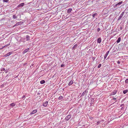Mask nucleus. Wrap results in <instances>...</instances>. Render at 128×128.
<instances>
[{
  "mask_svg": "<svg viewBox=\"0 0 128 128\" xmlns=\"http://www.w3.org/2000/svg\"><path fill=\"white\" fill-rule=\"evenodd\" d=\"M15 104L14 103H12L10 105V106L12 107L14 106H15Z\"/></svg>",
  "mask_w": 128,
  "mask_h": 128,
  "instance_id": "21",
  "label": "nucleus"
},
{
  "mask_svg": "<svg viewBox=\"0 0 128 128\" xmlns=\"http://www.w3.org/2000/svg\"><path fill=\"white\" fill-rule=\"evenodd\" d=\"M19 24V22H18V23H16V24L14 25V26H17Z\"/></svg>",
  "mask_w": 128,
  "mask_h": 128,
  "instance_id": "23",
  "label": "nucleus"
},
{
  "mask_svg": "<svg viewBox=\"0 0 128 128\" xmlns=\"http://www.w3.org/2000/svg\"><path fill=\"white\" fill-rule=\"evenodd\" d=\"M25 97V96H23L22 97V98H24Z\"/></svg>",
  "mask_w": 128,
  "mask_h": 128,
  "instance_id": "35",
  "label": "nucleus"
},
{
  "mask_svg": "<svg viewBox=\"0 0 128 128\" xmlns=\"http://www.w3.org/2000/svg\"><path fill=\"white\" fill-rule=\"evenodd\" d=\"M45 82V81L44 80H42L40 81V83L41 84H43Z\"/></svg>",
  "mask_w": 128,
  "mask_h": 128,
  "instance_id": "19",
  "label": "nucleus"
},
{
  "mask_svg": "<svg viewBox=\"0 0 128 128\" xmlns=\"http://www.w3.org/2000/svg\"><path fill=\"white\" fill-rule=\"evenodd\" d=\"M96 58L95 57H93L92 58V60H94Z\"/></svg>",
  "mask_w": 128,
  "mask_h": 128,
  "instance_id": "32",
  "label": "nucleus"
},
{
  "mask_svg": "<svg viewBox=\"0 0 128 128\" xmlns=\"http://www.w3.org/2000/svg\"><path fill=\"white\" fill-rule=\"evenodd\" d=\"M5 70V68H2L1 70V71H3Z\"/></svg>",
  "mask_w": 128,
  "mask_h": 128,
  "instance_id": "25",
  "label": "nucleus"
},
{
  "mask_svg": "<svg viewBox=\"0 0 128 128\" xmlns=\"http://www.w3.org/2000/svg\"><path fill=\"white\" fill-rule=\"evenodd\" d=\"M30 36L28 35H27L26 36V40L27 41H28L30 40Z\"/></svg>",
  "mask_w": 128,
  "mask_h": 128,
  "instance_id": "12",
  "label": "nucleus"
},
{
  "mask_svg": "<svg viewBox=\"0 0 128 128\" xmlns=\"http://www.w3.org/2000/svg\"><path fill=\"white\" fill-rule=\"evenodd\" d=\"M97 14L96 13H95L92 15V16L93 18H94L96 16Z\"/></svg>",
  "mask_w": 128,
  "mask_h": 128,
  "instance_id": "18",
  "label": "nucleus"
},
{
  "mask_svg": "<svg viewBox=\"0 0 128 128\" xmlns=\"http://www.w3.org/2000/svg\"><path fill=\"white\" fill-rule=\"evenodd\" d=\"M125 82L126 83H128V79H126L125 80Z\"/></svg>",
  "mask_w": 128,
  "mask_h": 128,
  "instance_id": "28",
  "label": "nucleus"
},
{
  "mask_svg": "<svg viewBox=\"0 0 128 128\" xmlns=\"http://www.w3.org/2000/svg\"><path fill=\"white\" fill-rule=\"evenodd\" d=\"M100 30V29L99 28H98L97 30L98 32H99Z\"/></svg>",
  "mask_w": 128,
  "mask_h": 128,
  "instance_id": "29",
  "label": "nucleus"
},
{
  "mask_svg": "<svg viewBox=\"0 0 128 128\" xmlns=\"http://www.w3.org/2000/svg\"><path fill=\"white\" fill-rule=\"evenodd\" d=\"M122 2H123L122 1L119 2L118 3L116 4H115L114 6V8H115L116 7L118 6H119V5H120L121 4H122Z\"/></svg>",
  "mask_w": 128,
  "mask_h": 128,
  "instance_id": "2",
  "label": "nucleus"
},
{
  "mask_svg": "<svg viewBox=\"0 0 128 128\" xmlns=\"http://www.w3.org/2000/svg\"><path fill=\"white\" fill-rule=\"evenodd\" d=\"M121 40V38L120 37H119L118 38V40L116 41V42L117 43H118Z\"/></svg>",
  "mask_w": 128,
  "mask_h": 128,
  "instance_id": "14",
  "label": "nucleus"
},
{
  "mask_svg": "<svg viewBox=\"0 0 128 128\" xmlns=\"http://www.w3.org/2000/svg\"><path fill=\"white\" fill-rule=\"evenodd\" d=\"M116 93V90H114V91L113 92H112L111 93V95H114Z\"/></svg>",
  "mask_w": 128,
  "mask_h": 128,
  "instance_id": "10",
  "label": "nucleus"
},
{
  "mask_svg": "<svg viewBox=\"0 0 128 128\" xmlns=\"http://www.w3.org/2000/svg\"><path fill=\"white\" fill-rule=\"evenodd\" d=\"M64 66V65L63 64H62L61 65V66L62 67H63Z\"/></svg>",
  "mask_w": 128,
  "mask_h": 128,
  "instance_id": "34",
  "label": "nucleus"
},
{
  "mask_svg": "<svg viewBox=\"0 0 128 128\" xmlns=\"http://www.w3.org/2000/svg\"><path fill=\"white\" fill-rule=\"evenodd\" d=\"M24 3H22L18 5V8H20V7L22 6H24Z\"/></svg>",
  "mask_w": 128,
  "mask_h": 128,
  "instance_id": "9",
  "label": "nucleus"
},
{
  "mask_svg": "<svg viewBox=\"0 0 128 128\" xmlns=\"http://www.w3.org/2000/svg\"><path fill=\"white\" fill-rule=\"evenodd\" d=\"M29 50V48H28L25 50H24V51L23 52V54H24V53L26 52Z\"/></svg>",
  "mask_w": 128,
  "mask_h": 128,
  "instance_id": "8",
  "label": "nucleus"
},
{
  "mask_svg": "<svg viewBox=\"0 0 128 128\" xmlns=\"http://www.w3.org/2000/svg\"><path fill=\"white\" fill-rule=\"evenodd\" d=\"M72 10V9L70 8L68 10L67 12L68 13H70L71 12Z\"/></svg>",
  "mask_w": 128,
  "mask_h": 128,
  "instance_id": "11",
  "label": "nucleus"
},
{
  "mask_svg": "<svg viewBox=\"0 0 128 128\" xmlns=\"http://www.w3.org/2000/svg\"><path fill=\"white\" fill-rule=\"evenodd\" d=\"M116 98H113V100H116Z\"/></svg>",
  "mask_w": 128,
  "mask_h": 128,
  "instance_id": "37",
  "label": "nucleus"
},
{
  "mask_svg": "<svg viewBox=\"0 0 128 128\" xmlns=\"http://www.w3.org/2000/svg\"><path fill=\"white\" fill-rule=\"evenodd\" d=\"M48 102H44L43 104V106H44V107H46L47 106V105H48Z\"/></svg>",
  "mask_w": 128,
  "mask_h": 128,
  "instance_id": "3",
  "label": "nucleus"
},
{
  "mask_svg": "<svg viewBox=\"0 0 128 128\" xmlns=\"http://www.w3.org/2000/svg\"><path fill=\"white\" fill-rule=\"evenodd\" d=\"M8 46V44L7 45H6V46Z\"/></svg>",
  "mask_w": 128,
  "mask_h": 128,
  "instance_id": "39",
  "label": "nucleus"
},
{
  "mask_svg": "<svg viewBox=\"0 0 128 128\" xmlns=\"http://www.w3.org/2000/svg\"><path fill=\"white\" fill-rule=\"evenodd\" d=\"M11 54V53H10V52H9L7 54H6L5 55V56H6V57H7V56H9Z\"/></svg>",
  "mask_w": 128,
  "mask_h": 128,
  "instance_id": "16",
  "label": "nucleus"
},
{
  "mask_svg": "<svg viewBox=\"0 0 128 128\" xmlns=\"http://www.w3.org/2000/svg\"><path fill=\"white\" fill-rule=\"evenodd\" d=\"M124 104H120V106L121 107L123 106H124Z\"/></svg>",
  "mask_w": 128,
  "mask_h": 128,
  "instance_id": "31",
  "label": "nucleus"
},
{
  "mask_svg": "<svg viewBox=\"0 0 128 128\" xmlns=\"http://www.w3.org/2000/svg\"><path fill=\"white\" fill-rule=\"evenodd\" d=\"M124 12H122L121 14L120 15V16H119L118 18V20H120L122 17V16H123V14H124Z\"/></svg>",
  "mask_w": 128,
  "mask_h": 128,
  "instance_id": "5",
  "label": "nucleus"
},
{
  "mask_svg": "<svg viewBox=\"0 0 128 128\" xmlns=\"http://www.w3.org/2000/svg\"><path fill=\"white\" fill-rule=\"evenodd\" d=\"M8 0H3V1L4 2H8Z\"/></svg>",
  "mask_w": 128,
  "mask_h": 128,
  "instance_id": "26",
  "label": "nucleus"
},
{
  "mask_svg": "<svg viewBox=\"0 0 128 128\" xmlns=\"http://www.w3.org/2000/svg\"><path fill=\"white\" fill-rule=\"evenodd\" d=\"M117 63L118 64H120V62L119 61H118V62H117Z\"/></svg>",
  "mask_w": 128,
  "mask_h": 128,
  "instance_id": "30",
  "label": "nucleus"
},
{
  "mask_svg": "<svg viewBox=\"0 0 128 128\" xmlns=\"http://www.w3.org/2000/svg\"><path fill=\"white\" fill-rule=\"evenodd\" d=\"M63 98V97L62 96H60L59 98H58V99L60 100H62V99Z\"/></svg>",
  "mask_w": 128,
  "mask_h": 128,
  "instance_id": "22",
  "label": "nucleus"
},
{
  "mask_svg": "<svg viewBox=\"0 0 128 128\" xmlns=\"http://www.w3.org/2000/svg\"><path fill=\"white\" fill-rule=\"evenodd\" d=\"M86 92V91L84 92L82 94L81 96H84V95L85 94Z\"/></svg>",
  "mask_w": 128,
  "mask_h": 128,
  "instance_id": "24",
  "label": "nucleus"
},
{
  "mask_svg": "<svg viewBox=\"0 0 128 128\" xmlns=\"http://www.w3.org/2000/svg\"><path fill=\"white\" fill-rule=\"evenodd\" d=\"M73 83V81L72 80H71L68 84L69 86H70L72 85Z\"/></svg>",
  "mask_w": 128,
  "mask_h": 128,
  "instance_id": "13",
  "label": "nucleus"
},
{
  "mask_svg": "<svg viewBox=\"0 0 128 128\" xmlns=\"http://www.w3.org/2000/svg\"><path fill=\"white\" fill-rule=\"evenodd\" d=\"M128 90H126L123 91V93L124 94H125L128 92Z\"/></svg>",
  "mask_w": 128,
  "mask_h": 128,
  "instance_id": "15",
  "label": "nucleus"
},
{
  "mask_svg": "<svg viewBox=\"0 0 128 128\" xmlns=\"http://www.w3.org/2000/svg\"><path fill=\"white\" fill-rule=\"evenodd\" d=\"M101 66V64H99V65H98V68H100V67Z\"/></svg>",
  "mask_w": 128,
  "mask_h": 128,
  "instance_id": "27",
  "label": "nucleus"
},
{
  "mask_svg": "<svg viewBox=\"0 0 128 128\" xmlns=\"http://www.w3.org/2000/svg\"><path fill=\"white\" fill-rule=\"evenodd\" d=\"M77 44H76L74 45V46H73L72 48L74 50L76 47L77 46Z\"/></svg>",
  "mask_w": 128,
  "mask_h": 128,
  "instance_id": "17",
  "label": "nucleus"
},
{
  "mask_svg": "<svg viewBox=\"0 0 128 128\" xmlns=\"http://www.w3.org/2000/svg\"><path fill=\"white\" fill-rule=\"evenodd\" d=\"M97 124H99L100 123V122H97Z\"/></svg>",
  "mask_w": 128,
  "mask_h": 128,
  "instance_id": "36",
  "label": "nucleus"
},
{
  "mask_svg": "<svg viewBox=\"0 0 128 128\" xmlns=\"http://www.w3.org/2000/svg\"><path fill=\"white\" fill-rule=\"evenodd\" d=\"M5 71H6V73H7V71H6V70Z\"/></svg>",
  "mask_w": 128,
  "mask_h": 128,
  "instance_id": "40",
  "label": "nucleus"
},
{
  "mask_svg": "<svg viewBox=\"0 0 128 128\" xmlns=\"http://www.w3.org/2000/svg\"><path fill=\"white\" fill-rule=\"evenodd\" d=\"M13 18L14 19H16L17 18V17L15 15H13Z\"/></svg>",
  "mask_w": 128,
  "mask_h": 128,
  "instance_id": "20",
  "label": "nucleus"
},
{
  "mask_svg": "<svg viewBox=\"0 0 128 128\" xmlns=\"http://www.w3.org/2000/svg\"><path fill=\"white\" fill-rule=\"evenodd\" d=\"M37 112V110H33L30 114V115H31L32 114H33L36 112Z\"/></svg>",
  "mask_w": 128,
  "mask_h": 128,
  "instance_id": "4",
  "label": "nucleus"
},
{
  "mask_svg": "<svg viewBox=\"0 0 128 128\" xmlns=\"http://www.w3.org/2000/svg\"><path fill=\"white\" fill-rule=\"evenodd\" d=\"M122 26H120V30H122Z\"/></svg>",
  "mask_w": 128,
  "mask_h": 128,
  "instance_id": "33",
  "label": "nucleus"
},
{
  "mask_svg": "<svg viewBox=\"0 0 128 128\" xmlns=\"http://www.w3.org/2000/svg\"><path fill=\"white\" fill-rule=\"evenodd\" d=\"M102 39L101 38H98L97 40L98 43H100L101 42Z\"/></svg>",
  "mask_w": 128,
  "mask_h": 128,
  "instance_id": "6",
  "label": "nucleus"
},
{
  "mask_svg": "<svg viewBox=\"0 0 128 128\" xmlns=\"http://www.w3.org/2000/svg\"><path fill=\"white\" fill-rule=\"evenodd\" d=\"M71 117V115L70 114H69L66 116L65 118V119L66 120H68L70 119Z\"/></svg>",
  "mask_w": 128,
  "mask_h": 128,
  "instance_id": "1",
  "label": "nucleus"
},
{
  "mask_svg": "<svg viewBox=\"0 0 128 128\" xmlns=\"http://www.w3.org/2000/svg\"><path fill=\"white\" fill-rule=\"evenodd\" d=\"M109 51H108L106 53V54H105V55H104V59H105L107 56H108V53H109Z\"/></svg>",
  "mask_w": 128,
  "mask_h": 128,
  "instance_id": "7",
  "label": "nucleus"
},
{
  "mask_svg": "<svg viewBox=\"0 0 128 128\" xmlns=\"http://www.w3.org/2000/svg\"><path fill=\"white\" fill-rule=\"evenodd\" d=\"M124 109V107H122V108H121V110H123Z\"/></svg>",
  "mask_w": 128,
  "mask_h": 128,
  "instance_id": "38",
  "label": "nucleus"
}]
</instances>
